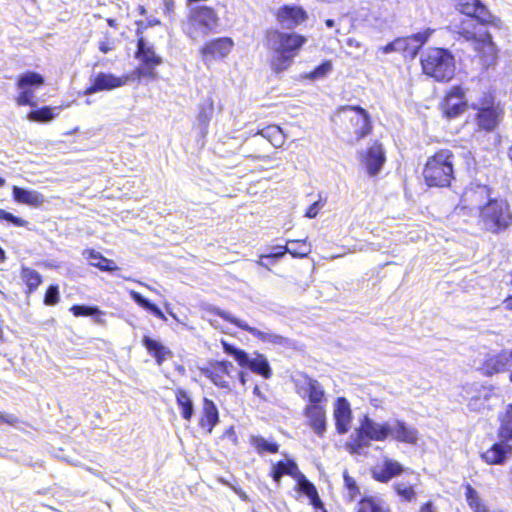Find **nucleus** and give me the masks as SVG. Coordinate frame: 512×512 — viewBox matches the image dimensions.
Segmentation results:
<instances>
[{
    "instance_id": "f257e3e1",
    "label": "nucleus",
    "mask_w": 512,
    "mask_h": 512,
    "mask_svg": "<svg viewBox=\"0 0 512 512\" xmlns=\"http://www.w3.org/2000/svg\"><path fill=\"white\" fill-rule=\"evenodd\" d=\"M455 7L465 18L453 25V31L458 39L472 45L485 65H491L497 51L485 25L492 23L494 17L480 0H455Z\"/></svg>"
},
{
    "instance_id": "f03ea898",
    "label": "nucleus",
    "mask_w": 512,
    "mask_h": 512,
    "mask_svg": "<svg viewBox=\"0 0 512 512\" xmlns=\"http://www.w3.org/2000/svg\"><path fill=\"white\" fill-rule=\"evenodd\" d=\"M269 48L273 51L271 67L274 72L280 73L288 69L293 63L298 51L306 42V38L297 33H287L278 30L267 34Z\"/></svg>"
},
{
    "instance_id": "7ed1b4c3",
    "label": "nucleus",
    "mask_w": 512,
    "mask_h": 512,
    "mask_svg": "<svg viewBox=\"0 0 512 512\" xmlns=\"http://www.w3.org/2000/svg\"><path fill=\"white\" fill-rule=\"evenodd\" d=\"M389 423H378L369 415L364 414L359 420V426L350 435L346 443V449L351 454H361L362 450L368 448L371 441H384L390 435Z\"/></svg>"
},
{
    "instance_id": "20e7f679",
    "label": "nucleus",
    "mask_w": 512,
    "mask_h": 512,
    "mask_svg": "<svg viewBox=\"0 0 512 512\" xmlns=\"http://www.w3.org/2000/svg\"><path fill=\"white\" fill-rule=\"evenodd\" d=\"M423 72L438 82H448L456 70L455 57L446 48H428L421 57Z\"/></svg>"
},
{
    "instance_id": "39448f33",
    "label": "nucleus",
    "mask_w": 512,
    "mask_h": 512,
    "mask_svg": "<svg viewBox=\"0 0 512 512\" xmlns=\"http://www.w3.org/2000/svg\"><path fill=\"white\" fill-rule=\"evenodd\" d=\"M453 159V153L447 149L429 157L423 170L425 183L429 187H448L454 178Z\"/></svg>"
},
{
    "instance_id": "423d86ee",
    "label": "nucleus",
    "mask_w": 512,
    "mask_h": 512,
    "mask_svg": "<svg viewBox=\"0 0 512 512\" xmlns=\"http://www.w3.org/2000/svg\"><path fill=\"white\" fill-rule=\"evenodd\" d=\"M219 18L211 7L200 5L193 7L187 20L182 23L184 34L193 41L203 39L218 26Z\"/></svg>"
},
{
    "instance_id": "0eeeda50",
    "label": "nucleus",
    "mask_w": 512,
    "mask_h": 512,
    "mask_svg": "<svg viewBox=\"0 0 512 512\" xmlns=\"http://www.w3.org/2000/svg\"><path fill=\"white\" fill-rule=\"evenodd\" d=\"M480 223L489 232L499 233L512 223V212L506 200H489L480 211Z\"/></svg>"
},
{
    "instance_id": "6e6552de",
    "label": "nucleus",
    "mask_w": 512,
    "mask_h": 512,
    "mask_svg": "<svg viewBox=\"0 0 512 512\" xmlns=\"http://www.w3.org/2000/svg\"><path fill=\"white\" fill-rule=\"evenodd\" d=\"M224 352L232 356L241 366L250 369L253 373L269 379L272 376V369L265 355L255 352L253 355L235 347L234 345L223 342Z\"/></svg>"
},
{
    "instance_id": "1a4fd4ad",
    "label": "nucleus",
    "mask_w": 512,
    "mask_h": 512,
    "mask_svg": "<svg viewBox=\"0 0 512 512\" xmlns=\"http://www.w3.org/2000/svg\"><path fill=\"white\" fill-rule=\"evenodd\" d=\"M217 315H219L225 321L234 324L241 330L248 332L253 337L259 339L260 341H262L264 343H270L273 345H280V346H288L289 345L288 338L278 335L276 333H273L271 331H263V330L255 328V327H252L247 322L233 316L230 312L219 311L217 313Z\"/></svg>"
},
{
    "instance_id": "9d476101",
    "label": "nucleus",
    "mask_w": 512,
    "mask_h": 512,
    "mask_svg": "<svg viewBox=\"0 0 512 512\" xmlns=\"http://www.w3.org/2000/svg\"><path fill=\"white\" fill-rule=\"evenodd\" d=\"M338 114L350 121L357 141L371 132L372 126L369 113L362 107L343 106L339 109Z\"/></svg>"
},
{
    "instance_id": "9b49d317",
    "label": "nucleus",
    "mask_w": 512,
    "mask_h": 512,
    "mask_svg": "<svg viewBox=\"0 0 512 512\" xmlns=\"http://www.w3.org/2000/svg\"><path fill=\"white\" fill-rule=\"evenodd\" d=\"M472 108L477 110L476 119L480 128L492 131L497 127L502 111L498 105L494 104L492 97H485L480 102L473 103Z\"/></svg>"
},
{
    "instance_id": "f8f14e48",
    "label": "nucleus",
    "mask_w": 512,
    "mask_h": 512,
    "mask_svg": "<svg viewBox=\"0 0 512 512\" xmlns=\"http://www.w3.org/2000/svg\"><path fill=\"white\" fill-rule=\"evenodd\" d=\"M129 80L128 76H116L112 73L99 72L90 79V85L85 89V95H92L102 91H111L124 86Z\"/></svg>"
},
{
    "instance_id": "ddd939ff",
    "label": "nucleus",
    "mask_w": 512,
    "mask_h": 512,
    "mask_svg": "<svg viewBox=\"0 0 512 512\" xmlns=\"http://www.w3.org/2000/svg\"><path fill=\"white\" fill-rule=\"evenodd\" d=\"M276 19L283 28L293 29L308 19V13L300 5L285 4L278 8Z\"/></svg>"
},
{
    "instance_id": "4468645a",
    "label": "nucleus",
    "mask_w": 512,
    "mask_h": 512,
    "mask_svg": "<svg viewBox=\"0 0 512 512\" xmlns=\"http://www.w3.org/2000/svg\"><path fill=\"white\" fill-rule=\"evenodd\" d=\"M234 369L235 367L230 361H215L210 363L209 367L202 369V373L217 387L230 389L229 382L225 380V376L232 378L231 373Z\"/></svg>"
},
{
    "instance_id": "2eb2a0df",
    "label": "nucleus",
    "mask_w": 512,
    "mask_h": 512,
    "mask_svg": "<svg viewBox=\"0 0 512 512\" xmlns=\"http://www.w3.org/2000/svg\"><path fill=\"white\" fill-rule=\"evenodd\" d=\"M433 32V29L427 28L424 31L414 33L408 37L396 38L394 40L396 52H404L415 56L420 48L428 41Z\"/></svg>"
},
{
    "instance_id": "dca6fc26",
    "label": "nucleus",
    "mask_w": 512,
    "mask_h": 512,
    "mask_svg": "<svg viewBox=\"0 0 512 512\" xmlns=\"http://www.w3.org/2000/svg\"><path fill=\"white\" fill-rule=\"evenodd\" d=\"M233 47V41L230 38H216L207 42L200 50L202 59L205 63L213 60H219L226 57Z\"/></svg>"
},
{
    "instance_id": "f3484780",
    "label": "nucleus",
    "mask_w": 512,
    "mask_h": 512,
    "mask_svg": "<svg viewBox=\"0 0 512 512\" xmlns=\"http://www.w3.org/2000/svg\"><path fill=\"white\" fill-rule=\"evenodd\" d=\"M333 418L338 434H346L352 423V410L349 401L345 397H338L334 403Z\"/></svg>"
},
{
    "instance_id": "a211bd4d",
    "label": "nucleus",
    "mask_w": 512,
    "mask_h": 512,
    "mask_svg": "<svg viewBox=\"0 0 512 512\" xmlns=\"http://www.w3.org/2000/svg\"><path fill=\"white\" fill-rule=\"evenodd\" d=\"M135 57L141 61L145 75H150L154 68L162 63V58L155 53L153 46L142 36L137 40Z\"/></svg>"
},
{
    "instance_id": "6ab92c4d",
    "label": "nucleus",
    "mask_w": 512,
    "mask_h": 512,
    "mask_svg": "<svg viewBox=\"0 0 512 512\" xmlns=\"http://www.w3.org/2000/svg\"><path fill=\"white\" fill-rule=\"evenodd\" d=\"M303 414L313 432L323 437L327 429L326 405H306Z\"/></svg>"
},
{
    "instance_id": "aec40b11",
    "label": "nucleus",
    "mask_w": 512,
    "mask_h": 512,
    "mask_svg": "<svg viewBox=\"0 0 512 512\" xmlns=\"http://www.w3.org/2000/svg\"><path fill=\"white\" fill-rule=\"evenodd\" d=\"M466 107L465 92L462 87L454 86L446 95L443 103L444 115L451 119L460 115Z\"/></svg>"
},
{
    "instance_id": "412c9836",
    "label": "nucleus",
    "mask_w": 512,
    "mask_h": 512,
    "mask_svg": "<svg viewBox=\"0 0 512 512\" xmlns=\"http://www.w3.org/2000/svg\"><path fill=\"white\" fill-rule=\"evenodd\" d=\"M404 467L396 460L385 457L381 465L371 470L372 478L381 483H388L391 479L401 475Z\"/></svg>"
},
{
    "instance_id": "4be33fe9",
    "label": "nucleus",
    "mask_w": 512,
    "mask_h": 512,
    "mask_svg": "<svg viewBox=\"0 0 512 512\" xmlns=\"http://www.w3.org/2000/svg\"><path fill=\"white\" fill-rule=\"evenodd\" d=\"M301 390L304 392V394H301L302 398H307L308 400L307 405H326V393L318 380L305 375Z\"/></svg>"
},
{
    "instance_id": "5701e85b",
    "label": "nucleus",
    "mask_w": 512,
    "mask_h": 512,
    "mask_svg": "<svg viewBox=\"0 0 512 512\" xmlns=\"http://www.w3.org/2000/svg\"><path fill=\"white\" fill-rule=\"evenodd\" d=\"M490 199V190L486 185L475 184L467 187L462 195V201L471 208H476L481 211L482 207Z\"/></svg>"
},
{
    "instance_id": "b1692460",
    "label": "nucleus",
    "mask_w": 512,
    "mask_h": 512,
    "mask_svg": "<svg viewBox=\"0 0 512 512\" xmlns=\"http://www.w3.org/2000/svg\"><path fill=\"white\" fill-rule=\"evenodd\" d=\"M512 366V351L503 350L499 354L488 358L484 365L483 370L487 375L504 372L509 370Z\"/></svg>"
},
{
    "instance_id": "393cba45",
    "label": "nucleus",
    "mask_w": 512,
    "mask_h": 512,
    "mask_svg": "<svg viewBox=\"0 0 512 512\" xmlns=\"http://www.w3.org/2000/svg\"><path fill=\"white\" fill-rule=\"evenodd\" d=\"M501 440L499 443L492 445L490 449L481 454V458L489 465H501L505 463L512 453V447Z\"/></svg>"
},
{
    "instance_id": "a878e982",
    "label": "nucleus",
    "mask_w": 512,
    "mask_h": 512,
    "mask_svg": "<svg viewBox=\"0 0 512 512\" xmlns=\"http://www.w3.org/2000/svg\"><path fill=\"white\" fill-rule=\"evenodd\" d=\"M391 429L390 435L397 441L416 444L418 440V431L411 426H408L404 421L395 420L393 423H389Z\"/></svg>"
},
{
    "instance_id": "bb28decb",
    "label": "nucleus",
    "mask_w": 512,
    "mask_h": 512,
    "mask_svg": "<svg viewBox=\"0 0 512 512\" xmlns=\"http://www.w3.org/2000/svg\"><path fill=\"white\" fill-rule=\"evenodd\" d=\"M219 423V411L216 404L208 399H203L202 409H201V418L199 420V425L206 429L208 433H212L214 427Z\"/></svg>"
},
{
    "instance_id": "cd10ccee",
    "label": "nucleus",
    "mask_w": 512,
    "mask_h": 512,
    "mask_svg": "<svg viewBox=\"0 0 512 512\" xmlns=\"http://www.w3.org/2000/svg\"><path fill=\"white\" fill-rule=\"evenodd\" d=\"M385 162V154L380 144H374L367 150L365 165L370 176L377 175Z\"/></svg>"
},
{
    "instance_id": "c85d7f7f",
    "label": "nucleus",
    "mask_w": 512,
    "mask_h": 512,
    "mask_svg": "<svg viewBox=\"0 0 512 512\" xmlns=\"http://www.w3.org/2000/svg\"><path fill=\"white\" fill-rule=\"evenodd\" d=\"M12 197L17 203L32 207H39L45 201L44 196L40 192L18 186H13Z\"/></svg>"
},
{
    "instance_id": "c756f323",
    "label": "nucleus",
    "mask_w": 512,
    "mask_h": 512,
    "mask_svg": "<svg viewBox=\"0 0 512 512\" xmlns=\"http://www.w3.org/2000/svg\"><path fill=\"white\" fill-rule=\"evenodd\" d=\"M299 474L297 463L293 459L280 460L272 464L270 476L277 486L280 485L284 475L295 478Z\"/></svg>"
},
{
    "instance_id": "7c9ffc66",
    "label": "nucleus",
    "mask_w": 512,
    "mask_h": 512,
    "mask_svg": "<svg viewBox=\"0 0 512 512\" xmlns=\"http://www.w3.org/2000/svg\"><path fill=\"white\" fill-rule=\"evenodd\" d=\"M142 345L146 348L149 355H151L158 365H161L168 357H171L172 352L160 341L151 338L148 335L143 336Z\"/></svg>"
},
{
    "instance_id": "2f4dec72",
    "label": "nucleus",
    "mask_w": 512,
    "mask_h": 512,
    "mask_svg": "<svg viewBox=\"0 0 512 512\" xmlns=\"http://www.w3.org/2000/svg\"><path fill=\"white\" fill-rule=\"evenodd\" d=\"M83 256L90 262V265L101 271L113 272L118 270L116 263L104 257L100 252L93 249L84 250Z\"/></svg>"
},
{
    "instance_id": "473e14b6",
    "label": "nucleus",
    "mask_w": 512,
    "mask_h": 512,
    "mask_svg": "<svg viewBox=\"0 0 512 512\" xmlns=\"http://www.w3.org/2000/svg\"><path fill=\"white\" fill-rule=\"evenodd\" d=\"M131 299L145 311L149 312L156 318H159L163 321H167L166 316L162 312V310L153 302H151L148 298L144 297L141 293L131 290L130 291Z\"/></svg>"
},
{
    "instance_id": "72a5a7b5",
    "label": "nucleus",
    "mask_w": 512,
    "mask_h": 512,
    "mask_svg": "<svg viewBox=\"0 0 512 512\" xmlns=\"http://www.w3.org/2000/svg\"><path fill=\"white\" fill-rule=\"evenodd\" d=\"M254 135L262 136L274 147H280L285 142V135L282 129L277 125L266 126L263 129L257 130Z\"/></svg>"
},
{
    "instance_id": "f704fd0d",
    "label": "nucleus",
    "mask_w": 512,
    "mask_h": 512,
    "mask_svg": "<svg viewBox=\"0 0 512 512\" xmlns=\"http://www.w3.org/2000/svg\"><path fill=\"white\" fill-rule=\"evenodd\" d=\"M286 253L291 254L293 257L303 258L310 253V249L303 244L301 245V249H294L293 247H289L287 244L284 246L277 245L273 247L269 254H267V257H271L272 262H274L282 258Z\"/></svg>"
},
{
    "instance_id": "c9c22d12",
    "label": "nucleus",
    "mask_w": 512,
    "mask_h": 512,
    "mask_svg": "<svg viewBox=\"0 0 512 512\" xmlns=\"http://www.w3.org/2000/svg\"><path fill=\"white\" fill-rule=\"evenodd\" d=\"M176 402L181 410L183 419L190 421L194 415V404L187 391L178 389L176 391Z\"/></svg>"
},
{
    "instance_id": "e433bc0d",
    "label": "nucleus",
    "mask_w": 512,
    "mask_h": 512,
    "mask_svg": "<svg viewBox=\"0 0 512 512\" xmlns=\"http://www.w3.org/2000/svg\"><path fill=\"white\" fill-rule=\"evenodd\" d=\"M44 82V77L41 74L33 71H28L26 73L19 75V77L17 78V87L32 89L35 91V89L41 87L44 84Z\"/></svg>"
},
{
    "instance_id": "4c0bfd02",
    "label": "nucleus",
    "mask_w": 512,
    "mask_h": 512,
    "mask_svg": "<svg viewBox=\"0 0 512 512\" xmlns=\"http://www.w3.org/2000/svg\"><path fill=\"white\" fill-rule=\"evenodd\" d=\"M20 277L26 284L27 294L33 293L42 283V276L40 273L26 266H22Z\"/></svg>"
},
{
    "instance_id": "58836bf2",
    "label": "nucleus",
    "mask_w": 512,
    "mask_h": 512,
    "mask_svg": "<svg viewBox=\"0 0 512 512\" xmlns=\"http://www.w3.org/2000/svg\"><path fill=\"white\" fill-rule=\"evenodd\" d=\"M59 110H60V107L52 108L50 106H43L41 108L31 110L28 113L27 118L33 122H44V123L50 122L58 114L55 111H59Z\"/></svg>"
},
{
    "instance_id": "ea45409f",
    "label": "nucleus",
    "mask_w": 512,
    "mask_h": 512,
    "mask_svg": "<svg viewBox=\"0 0 512 512\" xmlns=\"http://www.w3.org/2000/svg\"><path fill=\"white\" fill-rule=\"evenodd\" d=\"M499 437L503 441L512 440V404L506 406L505 413L500 416Z\"/></svg>"
},
{
    "instance_id": "a19ab883",
    "label": "nucleus",
    "mask_w": 512,
    "mask_h": 512,
    "mask_svg": "<svg viewBox=\"0 0 512 512\" xmlns=\"http://www.w3.org/2000/svg\"><path fill=\"white\" fill-rule=\"evenodd\" d=\"M75 317H93L97 323H101L103 312L97 306L76 304L70 308Z\"/></svg>"
},
{
    "instance_id": "79ce46f5",
    "label": "nucleus",
    "mask_w": 512,
    "mask_h": 512,
    "mask_svg": "<svg viewBox=\"0 0 512 512\" xmlns=\"http://www.w3.org/2000/svg\"><path fill=\"white\" fill-rule=\"evenodd\" d=\"M214 112V106L212 100H208L200 106L198 113V124L201 129V133L205 135L207 133L209 122Z\"/></svg>"
},
{
    "instance_id": "37998d69",
    "label": "nucleus",
    "mask_w": 512,
    "mask_h": 512,
    "mask_svg": "<svg viewBox=\"0 0 512 512\" xmlns=\"http://www.w3.org/2000/svg\"><path fill=\"white\" fill-rule=\"evenodd\" d=\"M390 13L386 8L379 7L378 10H372L366 17V21L376 28L383 29L390 22Z\"/></svg>"
},
{
    "instance_id": "c03bdc74",
    "label": "nucleus",
    "mask_w": 512,
    "mask_h": 512,
    "mask_svg": "<svg viewBox=\"0 0 512 512\" xmlns=\"http://www.w3.org/2000/svg\"><path fill=\"white\" fill-rule=\"evenodd\" d=\"M251 445L259 454H263L264 452L274 454L279 450V445L276 442H270L262 436H253L251 438Z\"/></svg>"
},
{
    "instance_id": "a18cd8bd",
    "label": "nucleus",
    "mask_w": 512,
    "mask_h": 512,
    "mask_svg": "<svg viewBox=\"0 0 512 512\" xmlns=\"http://www.w3.org/2000/svg\"><path fill=\"white\" fill-rule=\"evenodd\" d=\"M297 481V489L300 493L306 495L308 498L316 494V487L310 482L301 472L294 478Z\"/></svg>"
},
{
    "instance_id": "49530a36",
    "label": "nucleus",
    "mask_w": 512,
    "mask_h": 512,
    "mask_svg": "<svg viewBox=\"0 0 512 512\" xmlns=\"http://www.w3.org/2000/svg\"><path fill=\"white\" fill-rule=\"evenodd\" d=\"M393 487L397 495H399L404 501L411 502L415 499L416 493L412 485L404 482H396Z\"/></svg>"
},
{
    "instance_id": "de8ad7c7",
    "label": "nucleus",
    "mask_w": 512,
    "mask_h": 512,
    "mask_svg": "<svg viewBox=\"0 0 512 512\" xmlns=\"http://www.w3.org/2000/svg\"><path fill=\"white\" fill-rule=\"evenodd\" d=\"M21 90L20 94L18 95L16 102L19 106H31L35 107L36 102L34 101L35 98V91L32 89H25V88H19Z\"/></svg>"
},
{
    "instance_id": "09e8293b",
    "label": "nucleus",
    "mask_w": 512,
    "mask_h": 512,
    "mask_svg": "<svg viewBox=\"0 0 512 512\" xmlns=\"http://www.w3.org/2000/svg\"><path fill=\"white\" fill-rule=\"evenodd\" d=\"M358 512H384V509L373 498L366 497L359 502Z\"/></svg>"
},
{
    "instance_id": "8fccbe9b",
    "label": "nucleus",
    "mask_w": 512,
    "mask_h": 512,
    "mask_svg": "<svg viewBox=\"0 0 512 512\" xmlns=\"http://www.w3.org/2000/svg\"><path fill=\"white\" fill-rule=\"evenodd\" d=\"M60 293L58 285L51 284L44 296V304L47 306H54L59 302Z\"/></svg>"
},
{
    "instance_id": "3c124183",
    "label": "nucleus",
    "mask_w": 512,
    "mask_h": 512,
    "mask_svg": "<svg viewBox=\"0 0 512 512\" xmlns=\"http://www.w3.org/2000/svg\"><path fill=\"white\" fill-rule=\"evenodd\" d=\"M0 221H6L17 227H24L28 224V222L18 216L13 215L10 212H7L3 209H0Z\"/></svg>"
},
{
    "instance_id": "603ef678",
    "label": "nucleus",
    "mask_w": 512,
    "mask_h": 512,
    "mask_svg": "<svg viewBox=\"0 0 512 512\" xmlns=\"http://www.w3.org/2000/svg\"><path fill=\"white\" fill-rule=\"evenodd\" d=\"M343 478L345 487L349 493L350 501H353L360 494L359 487L357 486L356 481L350 477L347 472H344Z\"/></svg>"
},
{
    "instance_id": "864d4df0",
    "label": "nucleus",
    "mask_w": 512,
    "mask_h": 512,
    "mask_svg": "<svg viewBox=\"0 0 512 512\" xmlns=\"http://www.w3.org/2000/svg\"><path fill=\"white\" fill-rule=\"evenodd\" d=\"M332 70V65L330 62L326 61L318 65L312 72L311 78L316 79L325 76L328 72Z\"/></svg>"
},
{
    "instance_id": "5fc2aeb1",
    "label": "nucleus",
    "mask_w": 512,
    "mask_h": 512,
    "mask_svg": "<svg viewBox=\"0 0 512 512\" xmlns=\"http://www.w3.org/2000/svg\"><path fill=\"white\" fill-rule=\"evenodd\" d=\"M324 205L325 201H322L321 199L315 201L313 204L309 206L305 213V216L310 219L315 218L318 215L319 211L324 207Z\"/></svg>"
},
{
    "instance_id": "6e6d98bb",
    "label": "nucleus",
    "mask_w": 512,
    "mask_h": 512,
    "mask_svg": "<svg viewBox=\"0 0 512 512\" xmlns=\"http://www.w3.org/2000/svg\"><path fill=\"white\" fill-rule=\"evenodd\" d=\"M19 419L14 414H6L0 412V424L6 423L11 426H16L19 423Z\"/></svg>"
},
{
    "instance_id": "4d7b16f0",
    "label": "nucleus",
    "mask_w": 512,
    "mask_h": 512,
    "mask_svg": "<svg viewBox=\"0 0 512 512\" xmlns=\"http://www.w3.org/2000/svg\"><path fill=\"white\" fill-rule=\"evenodd\" d=\"M114 49V42L109 39H104L99 42V50L102 53H108Z\"/></svg>"
},
{
    "instance_id": "13d9d810",
    "label": "nucleus",
    "mask_w": 512,
    "mask_h": 512,
    "mask_svg": "<svg viewBox=\"0 0 512 512\" xmlns=\"http://www.w3.org/2000/svg\"><path fill=\"white\" fill-rule=\"evenodd\" d=\"M309 500H310V504L315 508V509H321V512H323V509L324 506H323V502L321 501L319 495H318V492L316 491V494H313L309 497Z\"/></svg>"
},
{
    "instance_id": "bf43d9fd",
    "label": "nucleus",
    "mask_w": 512,
    "mask_h": 512,
    "mask_svg": "<svg viewBox=\"0 0 512 512\" xmlns=\"http://www.w3.org/2000/svg\"><path fill=\"white\" fill-rule=\"evenodd\" d=\"M302 244L311 250L310 245H308L305 240H290L287 242V245L289 247H293L294 249H301Z\"/></svg>"
},
{
    "instance_id": "052dcab7",
    "label": "nucleus",
    "mask_w": 512,
    "mask_h": 512,
    "mask_svg": "<svg viewBox=\"0 0 512 512\" xmlns=\"http://www.w3.org/2000/svg\"><path fill=\"white\" fill-rule=\"evenodd\" d=\"M379 50L383 54H389V53H392V52H396L395 41H392V42L388 43L387 45L381 47Z\"/></svg>"
},
{
    "instance_id": "680f3d73",
    "label": "nucleus",
    "mask_w": 512,
    "mask_h": 512,
    "mask_svg": "<svg viewBox=\"0 0 512 512\" xmlns=\"http://www.w3.org/2000/svg\"><path fill=\"white\" fill-rule=\"evenodd\" d=\"M267 261H269V263H271V264L273 263L271 260V257H267V254H265V255L260 256V259L257 261V263H258V265L267 268L268 267Z\"/></svg>"
},
{
    "instance_id": "e2e57ef3",
    "label": "nucleus",
    "mask_w": 512,
    "mask_h": 512,
    "mask_svg": "<svg viewBox=\"0 0 512 512\" xmlns=\"http://www.w3.org/2000/svg\"><path fill=\"white\" fill-rule=\"evenodd\" d=\"M253 394L258 397L262 401H267L266 396L261 392L258 385H255L253 388Z\"/></svg>"
},
{
    "instance_id": "0e129e2a",
    "label": "nucleus",
    "mask_w": 512,
    "mask_h": 512,
    "mask_svg": "<svg viewBox=\"0 0 512 512\" xmlns=\"http://www.w3.org/2000/svg\"><path fill=\"white\" fill-rule=\"evenodd\" d=\"M420 512H433L432 510V504L430 502L424 504L421 509H420Z\"/></svg>"
},
{
    "instance_id": "69168bd1",
    "label": "nucleus",
    "mask_w": 512,
    "mask_h": 512,
    "mask_svg": "<svg viewBox=\"0 0 512 512\" xmlns=\"http://www.w3.org/2000/svg\"><path fill=\"white\" fill-rule=\"evenodd\" d=\"M237 374H238V378H239L240 383H241L243 386H245V384H246V373H244V372L240 371V372H238Z\"/></svg>"
},
{
    "instance_id": "338daca9",
    "label": "nucleus",
    "mask_w": 512,
    "mask_h": 512,
    "mask_svg": "<svg viewBox=\"0 0 512 512\" xmlns=\"http://www.w3.org/2000/svg\"><path fill=\"white\" fill-rule=\"evenodd\" d=\"M159 24H160V21L157 18H149L147 21V26H150V27L156 26Z\"/></svg>"
},
{
    "instance_id": "774afa93",
    "label": "nucleus",
    "mask_w": 512,
    "mask_h": 512,
    "mask_svg": "<svg viewBox=\"0 0 512 512\" xmlns=\"http://www.w3.org/2000/svg\"><path fill=\"white\" fill-rule=\"evenodd\" d=\"M325 25L328 27V28H333L335 26V21L333 19H327L325 21Z\"/></svg>"
}]
</instances>
